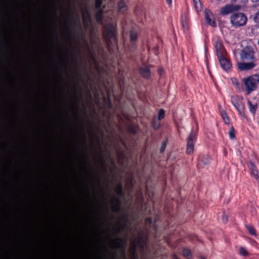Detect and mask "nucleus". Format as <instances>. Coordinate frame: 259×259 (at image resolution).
Here are the masks:
<instances>
[{
  "instance_id": "8fccbe9b",
  "label": "nucleus",
  "mask_w": 259,
  "mask_h": 259,
  "mask_svg": "<svg viewBox=\"0 0 259 259\" xmlns=\"http://www.w3.org/2000/svg\"><path fill=\"white\" fill-rule=\"evenodd\" d=\"M98 181L99 183H100L101 180H100V177H98Z\"/></svg>"
},
{
  "instance_id": "58836bf2",
  "label": "nucleus",
  "mask_w": 259,
  "mask_h": 259,
  "mask_svg": "<svg viewBox=\"0 0 259 259\" xmlns=\"http://www.w3.org/2000/svg\"><path fill=\"white\" fill-rule=\"evenodd\" d=\"M253 20L255 22L259 23V11L255 14Z\"/></svg>"
},
{
  "instance_id": "c85d7f7f",
  "label": "nucleus",
  "mask_w": 259,
  "mask_h": 259,
  "mask_svg": "<svg viewBox=\"0 0 259 259\" xmlns=\"http://www.w3.org/2000/svg\"><path fill=\"white\" fill-rule=\"evenodd\" d=\"M229 136L230 139L233 140L235 138V131L233 126L230 128L229 132Z\"/></svg>"
},
{
  "instance_id": "9d476101",
  "label": "nucleus",
  "mask_w": 259,
  "mask_h": 259,
  "mask_svg": "<svg viewBox=\"0 0 259 259\" xmlns=\"http://www.w3.org/2000/svg\"><path fill=\"white\" fill-rule=\"evenodd\" d=\"M113 242L115 244V248L120 249L121 250L122 256L125 258V240L121 238L118 237L113 240Z\"/></svg>"
},
{
  "instance_id": "4be33fe9",
  "label": "nucleus",
  "mask_w": 259,
  "mask_h": 259,
  "mask_svg": "<svg viewBox=\"0 0 259 259\" xmlns=\"http://www.w3.org/2000/svg\"><path fill=\"white\" fill-rule=\"evenodd\" d=\"M247 103L249 107V111L254 115L257 108V104H252L250 100H248Z\"/></svg>"
},
{
  "instance_id": "2f4dec72",
  "label": "nucleus",
  "mask_w": 259,
  "mask_h": 259,
  "mask_svg": "<svg viewBox=\"0 0 259 259\" xmlns=\"http://www.w3.org/2000/svg\"><path fill=\"white\" fill-rule=\"evenodd\" d=\"M165 116V112L164 110L162 109H160L159 110L158 112V119L160 120L164 118Z\"/></svg>"
},
{
  "instance_id": "5fc2aeb1",
  "label": "nucleus",
  "mask_w": 259,
  "mask_h": 259,
  "mask_svg": "<svg viewBox=\"0 0 259 259\" xmlns=\"http://www.w3.org/2000/svg\"><path fill=\"white\" fill-rule=\"evenodd\" d=\"M120 156H123V153L122 152L120 154Z\"/></svg>"
},
{
  "instance_id": "3c124183",
  "label": "nucleus",
  "mask_w": 259,
  "mask_h": 259,
  "mask_svg": "<svg viewBox=\"0 0 259 259\" xmlns=\"http://www.w3.org/2000/svg\"><path fill=\"white\" fill-rule=\"evenodd\" d=\"M215 1L218 2H222V1H225V0H215Z\"/></svg>"
},
{
  "instance_id": "a878e982",
  "label": "nucleus",
  "mask_w": 259,
  "mask_h": 259,
  "mask_svg": "<svg viewBox=\"0 0 259 259\" xmlns=\"http://www.w3.org/2000/svg\"><path fill=\"white\" fill-rule=\"evenodd\" d=\"M103 0H95V8L96 10H104L105 7L102 6Z\"/></svg>"
},
{
  "instance_id": "49530a36",
  "label": "nucleus",
  "mask_w": 259,
  "mask_h": 259,
  "mask_svg": "<svg viewBox=\"0 0 259 259\" xmlns=\"http://www.w3.org/2000/svg\"><path fill=\"white\" fill-rule=\"evenodd\" d=\"M113 255L114 256V258H115L116 259L117 258V252H114L113 253Z\"/></svg>"
},
{
  "instance_id": "1a4fd4ad",
  "label": "nucleus",
  "mask_w": 259,
  "mask_h": 259,
  "mask_svg": "<svg viewBox=\"0 0 259 259\" xmlns=\"http://www.w3.org/2000/svg\"><path fill=\"white\" fill-rule=\"evenodd\" d=\"M204 15L206 23L212 27H216L215 18L211 11L209 10H205Z\"/></svg>"
},
{
  "instance_id": "393cba45",
  "label": "nucleus",
  "mask_w": 259,
  "mask_h": 259,
  "mask_svg": "<svg viewBox=\"0 0 259 259\" xmlns=\"http://www.w3.org/2000/svg\"><path fill=\"white\" fill-rule=\"evenodd\" d=\"M245 226L250 235L254 236H256V231L253 226L250 225H245Z\"/></svg>"
},
{
  "instance_id": "ddd939ff",
  "label": "nucleus",
  "mask_w": 259,
  "mask_h": 259,
  "mask_svg": "<svg viewBox=\"0 0 259 259\" xmlns=\"http://www.w3.org/2000/svg\"><path fill=\"white\" fill-rule=\"evenodd\" d=\"M221 67L225 70L228 71L231 68L232 64L229 60L225 57V56L218 58Z\"/></svg>"
},
{
  "instance_id": "4d7b16f0",
  "label": "nucleus",
  "mask_w": 259,
  "mask_h": 259,
  "mask_svg": "<svg viewBox=\"0 0 259 259\" xmlns=\"http://www.w3.org/2000/svg\"><path fill=\"white\" fill-rule=\"evenodd\" d=\"M75 69H76V71H77V70H78V68H77V67H76V68H75Z\"/></svg>"
},
{
  "instance_id": "e433bc0d",
  "label": "nucleus",
  "mask_w": 259,
  "mask_h": 259,
  "mask_svg": "<svg viewBox=\"0 0 259 259\" xmlns=\"http://www.w3.org/2000/svg\"><path fill=\"white\" fill-rule=\"evenodd\" d=\"M235 1L238 3L239 4V6H240V8L242 6H244L245 4H246L248 2V0H235Z\"/></svg>"
},
{
  "instance_id": "72a5a7b5",
  "label": "nucleus",
  "mask_w": 259,
  "mask_h": 259,
  "mask_svg": "<svg viewBox=\"0 0 259 259\" xmlns=\"http://www.w3.org/2000/svg\"><path fill=\"white\" fill-rule=\"evenodd\" d=\"M183 254L184 256L186 257L188 259H190L192 257L191 252L189 249L183 250Z\"/></svg>"
},
{
  "instance_id": "f704fd0d",
  "label": "nucleus",
  "mask_w": 259,
  "mask_h": 259,
  "mask_svg": "<svg viewBox=\"0 0 259 259\" xmlns=\"http://www.w3.org/2000/svg\"><path fill=\"white\" fill-rule=\"evenodd\" d=\"M167 141L166 140L163 141L160 146L159 152L162 153L165 150V147L166 146Z\"/></svg>"
},
{
  "instance_id": "aec40b11",
  "label": "nucleus",
  "mask_w": 259,
  "mask_h": 259,
  "mask_svg": "<svg viewBox=\"0 0 259 259\" xmlns=\"http://www.w3.org/2000/svg\"><path fill=\"white\" fill-rule=\"evenodd\" d=\"M118 11L124 13L127 10V7L123 1H120L117 4Z\"/></svg>"
},
{
  "instance_id": "ea45409f",
  "label": "nucleus",
  "mask_w": 259,
  "mask_h": 259,
  "mask_svg": "<svg viewBox=\"0 0 259 259\" xmlns=\"http://www.w3.org/2000/svg\"><path fill=\"white\" fill-rule=\"evenodd\" d=\"M145 222L146 224L150 225L152 223V219L149 217L146 218L145 219Z\"/></svg>"
},
{
  "instance_id": "412c9836",
  "label": "nucleus",
  "mask_w": 259,
  "mask_h": 259,
  "mask_svg": "<svg viewBox=\"0 0 259 259\" xmlns=\"http://www.w3.org/2000/svg\"><path fill=\"white\" fill-rule=\"evenodd\" d=\"M120 220L123 222V224L121 225L120 228L118 229V232L122 231L125 227H126V223L127 222V215L126 214H124L120 218Z\"/></svg>"
},
{
  "instance_id": "a18cd8bd",
  "label": "nucleus",
  "mask_w": 259,
  "mask_h": 259,
  "mask_svg": "<svg viewBox=\"0 0 259 259\" xmlns=\"http://www.w3.org/2000/svg\"><path fill=\"white\" fill-rule=\"evenodd\" d=\"M166 3L169 5L170 6L171 5L172 1L171 0H165Z\"/></svg>"
},
{
  "instance_id": "09e8293b",
  "label": "nucleus",
  "mask_w": 259,
  "mask_h": 259,
  "mask_svg": "<svg viewBox=\"0 0 259 259\" xmlns=\"http://www.w3.org/2000/svg\"><path fill=\"white\" fill-rule=\"evenodd\" d=\"M86 159H87V162H88V164L90 166V163H89V160H89V157H88V156H87V155H86Z\"/></svg>"
},
{
  "instance_id": "20e7f679",
  "label": "nucleus",
  "mask_w": 259,
  "mask_h": 259,
  "mask_svg": "<svg viewBox=\"0 0 259 259\" xmlns=\"http://www.w3.org/2000/svg\"><path fill=\"white\" fill-rule=\"evenodd\" d=\"M103 33L107 43L110 42V39L115 37V29L112 23L108 24L104 27Z\"/></svg>"
},
{
  "instance_id": "a211bd4d",
  "label": "nucleus",
  "mask_w": 259,
  "mask_h": 259,
  "mask_svg": "<svg viewBox=\"0 0 259 259\" xmlns=\"http://www.w3.org/2000/svg\"><path fill=\"white\" fill-rule=\"evenodd\" d=\"M220 113L224 123L226 124H229L230 123V118L227 112L224 110H221L220 111Z\"/></svg>"
},
{
  "instance_id": "f3484780",
  "label": "nucleus",
  "mask_w": 259,
  "mask_h": 259,
  "mask_svg": "<svg viewBox=\"0 0 259 259\" xmlns=\"http://www.w3.org/2000/svg\"><path fill=\"white\" fill-rule=\"evenodd\" d=\"M97 12L95 14L96 20L97 23L101 24L103 23V13L104 10H97Z\"/></svg>"
},
{
  "instance_id": "c03bdc74",
  "label": "nucleus",
  "mask_w": 259,
  "mask_h": 259,
  "mask_svg": "<svg viewBox=\"0 0 259 259\" xmlns=\"http://www.w3.org/2000/svg\"><path fill=\"white\" fill-rule=\"evenodd\" d=\"M74 97H75V99H76L77 100H79V99H82V96L81 95V93H80V95H79V98H78L76 95L74 96Z\"/></svg>"
},
{
  "instance_id": "f257e3e1",
  "label": "nucleus",
  "mask_w": 259,
  "mask_h": 259,
  "mask_svg": "<svg viewBox=\"0 0 259 259\" xmlns=\"http://www.w3.org/2000/svg\"><path fill=\"white\" fill-rule=\"evenodd\" d=\"M243 82L245 87L247 95L256 90L259 84V75H254L244 78Z\"/></svg>"
},
{
  "instance_id": "7c9ffc66",
  "label": "nucleus",
  "mask_w": 259,
  "mask_h": 259,
  "mask_svg": "<svg viewBox=\"0 0 259 259\" xmlns=\"http://www.w3.org/2000/svg\"><path fill=\"white\" fill-rule=\"evenodd\" d=\"M74 13L75 16V19H74L72 20V23L74 25H75L76 24H78L80 26V23L78 14L76 12H74Z\"/></svg>"
},
{
  "instance_id": "de8ad7c7",
  "label": "nucleus",
  "mask_w": 259,
  "mask_h": 259,
  "mask_svg": "<svg viewBox=\"0 0 259 259\" xmlns=\"http://www.w3.org/2000/svg\"><path fill=\"white\" fill-rule=\"evenodd\" d=\"M253 3L258 4L259 5V0H251Z\"/></svg>"
},
{
  "instance_id": "4c0bfd02",
  "label": "nucleus",
  "mask_w": 259,
  "mask_h": 259,
  "mask_svg": "<svg viewBox=\"0 0 259 259\" xmlns=\"http://www.w3.org/2000/svg\"><path fill=\"white\" fill-rule=\"evenodd\" d=\"M100 158H101V163L103 165V169H104L105 172H106V169L105 168V165H106L105 161L104 159L103 156V155L102 154H100Z\"/></svg>"
},
{
  "instance_id": "c9c22d12",
  "label": "nucleus",
  "mask_w": 259,
  "mask_h": 259,
  "mask_svg": "<svg viewBox=\"0 0 259 259\" xmlns=\"http://www.w3.org/2000/svg\"><path fill=\"white\" fill-rule=\"evenodd\" d=\"M152 126L154 130H157L160 127V122L156 120H152Z\"/></svg>"
},
{
  "instance_id": "13d9d810",
  "label": "nucleus",
  "mask_w": 259,
  "mask_h": 259,
  "mask_svg": "<svg viewBox=\"0 0 259 259\" xmlns=\"http://www.w3.org/2000/svg\"><path fill=\"white\" fill-rule=\"evenodd\" d=\"M258 45H259V39H258Z\"/></svg>"
},
{
  "instance_id": "f8f14e48",
  "label": "nucleus",
  "mask_w": 259,
  "mask_h": 259,
  "mask_svg": "<svg viewBox=\"0 0 259 259\" xmlns=\"http://www.w3.org/2000/svg\"><path fill=\"white\" fill-rule=\"evenodd\" d=\"M121 200L119 198L113 197L111 201V209L114 212H120Z\"/></svg>"
},
{
  "instance_id": "473e14b6",
  "label": "nucleus",
  "mask_w": 259,
  "mask_h": 259,
  "mask_svg": "<svg viewBox=\"0 0 259 259\" xmlns=\"http://www.w3.org/2000/svg\"><path fill=\"white\" fill-rule=\"evenodd\" d=\"M81 132H82V145L84 148H86V137L85 136L83 133V124L81 123Z\"/></svg>"
},
{
  "instance_id": "6e6552de",
  "label": "nucleus",
  "mask_w": 259,
  "mask_h": 259,
  "mask_svg": "<svg viewBox=\"0 0 259 259\" xmlns=\"http://www.w3.org/2000/svg\"><path fill=\"white\" fill-rule=\"evenodd\" d=\"M240 6L238 5H234L233 4H228L222 7L220 10V13L222 15H226L235 11L239 10Z\"/></svg>"
},
{
  "instance_id": "f03ea898",
  "label": "nucleus",
  "mask_w": 259,
  "mask_h": 259,
  "mask_svg": "<svg viewBox=\"0 0 259 259\" xmlns=\"http://www.w3.org/2000/svg\"><path fill=\"white\" fill-rule=\"evenodd\" d=\"M230 19L232 25L236 28L244 25L247 20L246 15L239 12L233 13Z\"/></svg>"
},
{
  "instance_id": "c756f323",
  "label": "nucleus",
  "mask_w": 259,
  "mask_h": 259,
  "mask_svg": "<svg viewBox=\"0 0 259 259\" xmlns=\"http://www.w3.org/2000/svg\"><path fill=\"white\" fill-rule=\"evenodd\" d=\"M239 254L243 256H248L249 255L248 251L242 246L239 248Z\"/></svg>"
},
{
  "instance_id": "9b49d317",
  "label": "nucleus",
  "mask_w": 259,
  "mask_h": 259,
  "mask_svg": "<svg viewBox=\"0 0 259 259\" xmlns=\"http://www.w3.org/2000/svg\"><path fill=\"white\" fill-rule=\"evenodd\" d=\"M82 16L84 26L88 27L89 24L92 22V18L90 11L87 6L82 11Z\"/></svg>"
},
{
  "instance_id": "a19ab883",
  "label": "nucleus",
  "mask_w": 259,
  "mask_h": 259,
  "mask_svg": "<svg viewBox=\"0 0 259 259\" xmlns=\"http://www.w3.org/2000/svg\"><path fill=\"white\" fill-rule=\"evenodd\" d=\"M194 7L196 8L198 5H200V0H193Z\"/></svg>"
},
{
  "instance_id": "39448f33",
  "label": "nucleus",
  "mask_w": 259,
  "mask_h": 259,
  "mask_svg": "<svg viewBox=\"0 0 259 259\" xmlns=\"http://www.w3.org/2000/svg\"><path fill=\"white\" fill-rule=\"evenodd\" d=\"M196 139V132L192 130L187 139L186 153L190 155L193 153L194 151V144Z\"/></svg>"
},
{
  "instance_id": "603ef678",
  "label": "nucleus",
  "mask_w": 259,
  "mask_h": 259,
  "mask_svg": "<svg viewBox=\"0 0 259 259\" xmlns=\"http://www.w3.org/2000/svg\"><path fill=\"white\" fill-rule=\"evenodd\" d=\"M200 259H206V258L204 256H201Z\"/></svg>"
},
{
  "instance_id": "4468645a",
  "label": "nucleus",
  "mask_w": 259,
  "mask_h": 259,
  "mask_svg": "<svg viewBox=\"0 0 259 259\" xmlns=\"http://www.w3.org/2000/svg\"><path fill=\"white\" fill-rule=\"evenodd\" d=\"M255 64L254 63V61H249V62H240L238 63V68L240 70L244 71V70H248L252 69L254 67Z\"/></svg>"
},
{
  "instance_id": "6e6d98bb",
  "label": "nucleus",
  "mask_w": 259,
  "mask_h": 259,
  "mask_svg": "<svg viewBox=\"0 0 259 259\" xmlns=\"http://www.w3.org/2000/svg\"><path fill=\"white\" fill-rule=\"evenodd\" d=\"M83 113H84V114H86L85 110H83Z\"/></svg>"
},
{
  "instance_id": "dca6fc26",
  "label": "nucleus",
  "mask_w": 259,
  "mask_h": 259,
  "mask_svg": "<svg viewBox=\"0 0 259 259\" xmlns=\"http://www.w3.org/2000/svg\"><path fill=\"white\" fill-rule=\"evenodd\" d=\"M139 73L141 76L146 79L150 78L151 76V71L147 67H140L139 68Z\"/></svg>"
},
{
  "instance_id": "423d86ee",
  "label": "nucleus",
  "mask_w": 259,
  "mask_h": 259,
  "mask_svg": "<svg viewBox=\"0 0 259 259\" xmlns=\"http://www.w3.org/2000/svg\"><path fill=\"white\" fill-rule=\"evenodd\" d=\"M231 103L238 111L239 114H243L244 113V106L242 104V100L238 96H232L231 98Z\"/></svg>"
},
{
  "instance_id": "864d4df0",
  "label": "nucleus",
  "mask_w": 259,
  "mask_h": 259,
  "mask_svg": "<svg viewBox=\"0 0 259 259\" xmlns=\"http://www.w3.org/2000/svg\"><path fill=\"white\" fill-rule=\"evenodd\" d=\"M173 259H179L176 256H175Z\"/></svg>"
},
{
  "instance_id": "7ed1b4c3",
  "label": "nucleus",
  "mask_w": 259,
  "mask_h": 259,
  "mask_svg": "<svg viewBox=\"0 0 259 259\" xmlns=\"http://www.w3.org/2000/svg\"><path fill=\"white\" fill-rule=\"evenodd\" d=\"M254 51L251 47H246L241 51L240 57L243 62L254 61Z\"/></svg>"
},
{
  "instance_id": "79ce46f5",
  "label": "nucleus",
  "mask_w": 259,
  "mask_h": 259,
  "mask_svg": "<svg viewBox=\"0 0 259 259\" xmlns=\"http://www.w3.org/2000/svg\"><path fill=\"white\" fill-rule=\"evenodd\" d=\"M132 256H133V258L134 259H136V247H135V245H134V247H133V252H132Z\"/></svg>"
},
{
  "instance_id": "b1692460",
  "label": "nucleus",
  "mask_w": 259,
  "mask_h": 259,
  "mask_svg": "<svg viewBox=\"0 0 259 259\" xmlns=\"http://www.w3.org/2000/svg\"><path fill=\"white\" fill-rule=\"evenodd\" d=\"M130 38L131 42L133 43L137 39V33L134 30H131L130 32Z\"/></svg>"
},
{
  "instance_id": "37998d69",
  "label": "nucleus",
  "mask_w": 259,
  "mask_h": 259,
  "mask_svg": "<svg viewBox=\"0 0 259 259\" xmlns=\"http://www.w3.org/2000/svg\"><path fill=\"white\" fill-rule=\"evenodd\" d=\"M222 221L224 223H226L228 222V218L227 216L224 214L222 216Z\"/></svg>"
},
{
  "instance_id": "0eeeda50",
  "label": "nucleus",
  "mask_w": 259,
  "mask_h": 259,
  "mask_svg": "<svg viewBox=\"0 0 259 259\" xmlns=\"http://www.w3.org/2000/svg\"><path fill=\"white\" fill-rule=\"evenodd\" d=\"M214 48L218 58L226 55V51L221 39L218 38L215 40Z\"/></svg>"
},
{
  "instance_id": "2eb2a0df",
  "label": "nucleus",
  "mask_w": 259,
  "mask_h": 259,
  "mask_svg": "<svg viewBox=\"0 0 259 259\" xmlns=\"http://www.w3.org/2000/svg\"><path fill=\"white\" fill-rule=\"evenodd\" d=\"M249 169L251 177H253L256 180H258V170L255 164L251 161L249 162Z\"/></svg>"
},
{
  "instance_id": "bb28decb",
  "label": "nucleus",
  "mask_w": 259,
  "mask_h": 259,
  "mask_svg": "<svg viewBox=\"0 0 259 259\" xmlns=\"http://www.w3.org/2000/svg\"><path fill=\"white\" fill-rule=\"evenodd\" d=\"M200 161L204 165H207L210 162V157L207 155H204L200 157Z\"/></svg>"
},
{
  "instance_id": "6ab92c4d",
  "label": "nucleus",
  "mask_w": 259,
  "mask_h": 259,
  "mask_svg": "<svg viewBox=\"0 0 259 259\" xmlns=\"http://www.w3.org/2000/svg\"><path fill=\"white\" fill-rule=\"evenodd\" d=\"M115 193L117 196L119 197H123L124 195V192L122 189V185L121 183H119L115 190Z\"/></svg>"
},
{
  "instance_id": "cd10ccee",
  "label": "nucleus",
  "mask_w": 259,
  "mask_h": 259,
  "mask_svg": "<svg viewBox=\"0 0 259 259\" xmlns=\"http://www.w3.org/2000/svg\"><path fill=\"white\" fill-rule=\"evenodd\" d=\"M127 130L130 134H135L137 132L136 127L132 124L129 125L127 127Z\"/></svg>"
},
{
  "instance_id": "5701e85b",
  "label": "nucleus",
  "mask_w": 259,
  "mask_h": 259,
  "mask_svg": "<svg viewBox=\"0 0 259 259\" xmlns=\"http://www.w3.org/2000/svg\"><path fill=\"white\" fill-rule=\"evenodd\" d=\"M103 101L105 106L107 109L109 110H111L112 109V104L109 96H108L107 98L104 97Z\"/></svg>"
}]
</instances>
